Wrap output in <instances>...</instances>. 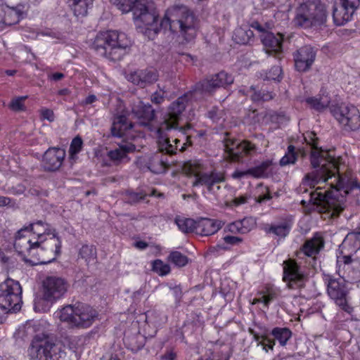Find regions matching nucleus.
<instances>
[{"instance_id": "1", "label": "nucleus", "mask_w": 360, "mask_h": 360, "mask_svg": "<svg viewBox=\"0 0 360 360\" xmlns=\"http://www.w3.org/2000/svg\"><path fill=\"white\" fill-rule=\"evenodd\" d=\"M316 136L312 131L304 134L311 148V165L319 169L307 174L299 186L298 191L307 195L301 202L320 205L332 215L339 214L345 208V196L352 189L360 188V184L352 177L341 157L317 147Z\"/></svg>"}, {"instance_id": "2", "label": "nucleus", "mask_w": 360, "mask_h": 360, "mask_svg": "<svg viewBox=\"0 0 360 360\" xmlns=\"http://www.w3.org/2000/svg\"><path fill=\"white\" fill-rule=\"evenodd\" d=\"M122 13L132 11L136 26L149 39H153L162 28L183 37L186 41L197 34L196 20L185 6L168 8L159 22L158 12L153 0H113Z\"/></svg>"}, {"instance_id": "3", "label": "nucleus", "mask_w": 360, "mask_h": 360, "mask_svg": "<svg viewBox=\"0 0 360 360\" xmlns=\"http://www.w3.org/2000/svg\"><path fill=\"white\" fill-rule=\"evenodd\" d=\"M357 264V262L352 259L351 255H340L337 257L340 277L335 278L329 274L323 276L328 295L337 306L348 314L352 312L353 308L349 304V290L347 286L346 279L351 282L360 281V264L357 270L351 269L356 267Z\"/></svg>"}, {"instance_id": "4", "label": "nucleus", "mask_w": 360, "mask_h": 360, "mask_svg": "<svg viewBox=\"0 0 360 360\" xmlns=\"http://www.w3.org/2000/svg\"><path fill=\"white\" fill-rule=\"evenodd\" d=\"M29 239L24 238L18 240L16 252L23 260L32 265L49 264L54 261L60 254L62 242L57 232L46 236L43 240H34L28 244Z\"/></svg>"}, {"instance_id": "5", "label": "nucleus", "mask_w": 360, "mask_h": 360, "mask_svg": "<svg viewBox=\"0 0 360 360\" xmlns=\"http://www.w3.org/2000/svg\"><path fill=\"white\" fill-rule=\"evenodd\" d=\"M40 332V323L27 322L19 328L18 334L22 338L32 336L37 333L28 348L30 360H55V356L60 350L53 336L47 333Z\"/></svg>"}, {"instance_id": "6", "label": "nucleus", "mask_w": 360, "mask_h": 360, "mask_svg": "<svg viewBox=\"0 0 360 360\" xmlns=\"http://www.w3.org/2000/svg\"><path fill=\"white\" fill-rule=\"evenodd\" d=\"M129 46L126 34L116 31L98 32L93 42L92 48L100 56L111 60H119Z\"/></svg>"}, {"instance_id": "7", "label": "nucleus", "mask_w": 360, "mask_h": 360, "mask_svg": "<svg viewBox=\"0 0 360 360\" xmlns=\"http://www.w3.org/2000/svg\"><path fill=\"white\" fill-rule=\"evenodd\" d=\"M56 319L66 323L72 328L86 329L98 319V311L83 303L68 304L54 313Z\"/></svg>"}, {"instance_id": "8", "label": "nucleus", "mask_w": 360, "mask_h": 360, "mask_svg": "<svg viewBox=\"0 0 360 360\" xmlns=\"http://www.w3.org/2000/svg\"><path fill=\"white\" fill-rule=\"evenodd\" d=\"M326 12L323 6L314 1L300 4L295 11V25L304 28L318 27L325 24Z\"/></svg>"}, {"instance_id": "9", "label": "nucleus", "mask_w": 360, "mask_h": 360, "mask_svg": "<svg viewBox=\"0 0 360 360\" xmlns=\"http://www.w3.org/2000/svg\"><path fill=\"white\" fill-rule=\"evenodd\" d=\"M193 92H188L179 97L170 104L167 112L164 115V120L160 123L157 130L160 136H162L166 131L178 129L181 114L185 110L188 101L193 98Z\"/></svg>"}, {"instance_id": "10", "label": "nucleus", "mask_w": 360, "mask_h": 360, "mask_svg": "<svg viewBox=\"0 0 360 360\" xmlns=\"http://www.w3.org/2000/svg\"><path fill=\"white\" fill-rule=\"evenodd\" d=\"M22 288L20 283L8 278L0 284V308L7 312H16L21 308Z\"/></svg>"}, {"instance_id": "11", "label": "nucleus", "mask_w": 360, "mask_h": 360, "mask_svg": "<svg viewBox=\"0 0 360 360\" xmlns=\"http://www.w3.org/2000/svg\"><path fill=\"white\" fill-rule=\"evenodd\" d=\"M330 112L335 120L346 131H355L360 127V113L353 105H333Z\"/></svg>"}, {"instance_id": "12", "label": "nucleus", "mask_w": 360, "mask_h": 360, "mask_svg": "<svg viewBox=\"0 0 360 360\" xmlns=\"http://www.w3.org/2000/svg\"><path fill=\"white\" fill-rule=\"evenodd\" d=\"M56 232V230L49 224L41 220H38L24 226L20 229L15 236L14 242V248L16 250V245L19 240L24 238L29 239V245H31L34 240H43L46 236Z\"/></svg>"}, {"instance_id": "13", "label": "nucleus", "mask_w": 360, "mask_h": 360, "mask_svg": "<svg viewBox=\"0 0 360 360\" xmlns=\"http://www.w3.org/2000/svg\"><path fill=\"white\" fill-rule=\"evenodd\" d=\"M68 287L67 281L62 277L47 276L43 281L44 298L47 301L54 302L65 295Z\"/></svg>"}, {"instance_id": "14", "label": "nucleus", "mask_w": 360, "mask_h": 360, "mask_svg": "<svg viewBox=\"0 0 360 360\" xmlns=\"http://www.w3.org/2000/svg\"><path fill=\"white\" fill-rule=\"evenodd\" d=\"M225 152L231 161H240L248 155L256 153L257 148L255 144L248 141H239L234 139H226L224 143Z\"/></svg>"}, {"instance_id": "15", "label": "nucleus", "mask_w": 360, "mask_h": 360, "mask_svg": "<svg viewBox=\"0 0 360 360\" xmlns=\"http://www.w3.org/2000/svg\"><path fill=\"white\" fill-rule=\"evenodd\" d=\"M163 153L159 149L155 153L142 156L137 160V165L141 169H147L155 174L164 173L169 165Z\"/></svg>"}, {"instance_id": "16", "label": "nucleus", "mask_w": 360, "mask_h": 360, "mask_svg": "<svg viewBox=\"0 0 360 360\" xmlns=\"http://www.w3.org/2000/svg\"><path fill=\"white\" fill-rule=\"evenodd\" d=\"M233 81L234 78L232 75L225 71H221L212 75L210 78L206 79L198 84L195 94L197 93V91L201 93L211 94L218 88H226L227 86L233 84Z\"/></svg>"}, {"instance_id": "17", "label": "nucleus", "mask_w": 360, "mask_h": 360, "mask_svg": "<svg viewBox=\"0 0 360 360\" xmlns=\"http://www.w3.org/2000/svg\"><path fill=\"white\" fill-rule=\"evenodd\" d=\"M305 276L300 266L293 260L283 262V280L290 288H297L303 285Z\"/></svg>"}, {"instance_id": "18", "label": "nucleus", "mask_w": 360, "mask_h": 360, "mask_svg": "<svg viewBox=\"0 0 360 360\" xmlns=\"http://www.w3.org/2000/svg\"><path fill=\"white\" fill-rule=\"evenodd\" d=\"M184 128H179V132L181 133L183 139L176 137L172 139V141H170V139L168 138H165L162 141H160V150L162 152H165V153L169 155L176 153L177 150L181 152L186 150L187 146H190L191 143L189 140V137L184 135Z\"/></svg>"}, {"instance_id": "19", "label": "nucleus", "mask_w": 360, "mask_h": 360, "mask_svg": "<svg viewBox=\"0 0 360 360\" xmlns=\"http://www.w3.org/2000/svg\"><path fill=\"white\" fill-rule=\"evenodd\" d=\"M65 150L60 148H49L44 154L42 167L46 171H56L62 165Z\"/></svg>"}, {"instance_id": "20", "label": "nucleus", "mask_w": 360, "mask_h": 360, "mask_svg": "<svg viewBox=\"0 0 360 360\" xmlns=\"http://www.w3.org/2000/svg\"><path fill=\"white\" fill-rule=\"evenodd\" d=\"M293 224L292 217H286L279 221L265 224L263 230L266 234L278 239H284L289 235Z\"/></svg>"}, {"instance_id": "21", "label": "nucleus", "mask_w": 360, "mask_h": 360, "mask_svg": "<svg viewBox=\"0 0 360 360\" xmlns=\"http://www.w3.org/2000/svg\"><path fill=\"white\" fill-rule=\"evenodd\" d=\"M24 6L18 4L15 7L0 4V25H12L18 23L24 16Z\"/></svg>"}, {"instance_id": "22", "label": "nucleus", "mask_w": 360, "mask_h": 360, "mask_svg": "<svg viewBox=\"0 0 360 360\" xmlns=\"http://www.w3.org/2000/svg\"><path fill=\"white\" fill-rule=\"evenodd\" d=\"M316 53L311 46H305L300 48L294 54L295 66L299 72L308 70L314 63Z\"/></svg>"}, {"instance_id": "23", "label": "nucleus", "mask_w": 360, "mask_h": 360, "mask_svg": "<svg viewBox=\"0 0 360 360\" xmlns=\"http://www.w3.org/2000/svg\"><path fill=\"white\" fill-rule=\"evenodd\" d=\"M224 181L223 174L212 171L210 172V175H204L201 178L197 179L192 184L193 187L205 186L208 193L217 195V191L220 190L219 183Z\"/></svg>"}, {"instance_id": "24", "label": "nucleus", "mask_w": 360, "mask_h": 360, "mask_svg": "<svg viewBox=\"0 0 360 360\" xmlns=\"http://www.w3.org/2000/svg\"><path fill=\"white\" fill-rule=\"evenodd\" d=\"M128 81L141 87L155 82L158 79V73L154 70H137L127 75Z\"/></svg>"}, {"instance_id": "25", "label": "nucleus", "mask_w": 360, "mask_h": 360, "mask_svg": "<svg viewBox=\"0 0 360 360\" xmlns=\"http://www.w3.org/2000/svg\"><path fill=\"white\" fill-rule=\"evenodd\" d=\"M131 112L141 125H148L155 117L153 107L149 103H144L141 101L133 105Z\"/></svg>"}, {"instance_id": "26", "label": "nucleus", "mask_w": 360, "mask_h": 360, "mask_svg": "<svg viewBox=\"0 0 360 360\" xmlns=\"http://www.w3.org/2000/svg\"><path fill=\"white\" fill-rule=\"evenodd\" d=\"M283 39V36L278 33L276 34L271 32L265 34L262 41L266 53L269 55L274 53L277 58H280Z\"/></svg>"}, {"instance_id": "27", "label": "nucleus", "mask_w": 360, "mask_h": 360, "mask_svg": "<svg viewBox=\"0 0 360 360\" xmlns=\"http://www.w3.org/2000/svg\"><path fill=\"white\" fill-rule=\"evenodd\" d=\"M136 150V146L131 143L124 142L118 145V147L110 150L108 153V157L110 160L115 163H119L126 160L128 162V154L133 153Z\"/></svg>"}, {"instance_id": "28", "label": "nucleus", "mask_w": 360, "mask_h": 360, "mask_svg": "<svg viewBox=\"0 0 360 360\" xmlns=\"http://www.w3.org/2000/svg\"><path fill=\"white\" fill-rule=\"evenodd\" d=\"M221 221L210 219H201L197 221L195 233L202 236H210L217 233L221 227Z\"/></svg>"}, {"instance_id": "29", "label": "nucleus", "mask_w": 360, "mask_h": 360, "mask_svg": "<svg viewBox=\"0 0 360 360\" xmlns=\"http://www.w3.org/2000/svg\"><path fill=\"white\" fill-rule=\"evenodd\" d=\"M184 170L190 176H193L194 183L197 179L201 178L204 175H210V173L204 172L205 167L200 160H194L186 162L184 165Z\"/></svg>"}, {"instance_id": "30", "label": "nucleus", "mask_w": 360, "mask_h": 360, "mask_svg": "<svg viewBox=\"0 0 360 360\" xmlns=\"http://www.w3.org/2000/svg\"><path fill=\"white\" fill-rule=\"evenodd\" d=\"M324 241L323 238L316 233L313 238L306 240L302 248L303 253L308 257H314L317 255L321 248H323Z\"/></svg>"}, {"instance_id": "31", "label": "nucleus", "mask_w": 360, "mask_h": 360, "mask_svg": "<svg viewBox=\"0 0 360 360\" xmlns=\"http://www.w3.org/2000/svg\"><path fill=\"white\" fill-rule=\"evenodd\" d=\"M249 176L257 179L268 178L272 175V160H266L248 169Z\"/></svg>"}, {"instance_id": "32", "label": "nucleus", "mask_w": 360, "mask_h": 360, "mask_svg": "<svg viewBox=\"0 0 360 360\" xmlns=\"http://www.w3.org/2000/svg\"><path fill=\"white\" fill-rule=\"evenodd\" d=\"M132 124L128 122L127 118L124 115H116L113 120L111 132L112 136L121 137L128 129L132 128Z\"/></svg>"}, {"instance_id": "33", "label": "nucleus", "mask_w": 360, "mask_h": 360, "mask_svg": "<svg viewBox=\"0 0 360 360\" xmlns=\"http://www.w3.org/2000/svg\"><path fill=\"white\" fill-rule=\"evenodd\" d=\"M305 102L310 108L321 112L329 106L330 98L328 94H322L316 96L308 97L305 99Z\"/></svg>"}, {"instance_id": "34", "label": "nucleus", "mask_w": 360, "mask_h": 360, "mask_svg": "<svg viewBox=\"0 0 360 360\" xmlns=\"http://www.w3.org/2000/svg\"><path fill=\"white\" fill-rule=\"evenodd\" d=\"M93 2L94 0H72L68 4L75 16L84 17L92 7Z\"/></svg>"}, {"instance_id": "35", "label": "nucleus", "mask_w": 360, "mask_h": 360, "mask_svg": "<svg viewBox=\"0 0 360 360\" xmlns=\"http://www.w3.org/2000/svg\"><path fill=\"white\" fill-rule=\"evenodd\" d=\"M353 14V12L340 5L338 8H333V18L334 22L338 26L343 25L352 19Z\"/></svg>"}, {"instance_id": "36", "label": "nucleus", "mask_w": 360, "mask_h": 360, "mask_svg": "<svg viewBox=\"0 0 360 360\" xmlns=\"http://www.w3.org/2000/svg\"><path fill=\"white\" fill-rule=\"evenodd\" d=\"M175 224L183 233H195L197 221L190 218L177 216L175 218Z\"/></svg>"}, {"instance_id": "37", "label": "nucleus", "mask_w": 360, "mask_h": 360, "mask_svg": "<svg viewBox=\"0 0 360 360\" xmlns=\"http://www.w3.org/2000/svg\"><path fill=\"white\" fill-rule=\"evenodd\" d=\"M271 335L277 340L281 346H285L292 336L291 330L288 328L276 327L271 331Z\"/></svg>"}, {"instance_id": "38", "label": "nucleus", "mask_w": 360, "mask_h": 360, "mask_svg": "<svg viewBox=\"0 0 360 360\" xmlns=\"http://www.w3.org/2000/svg\"><path fill=\"white\" fill-rule=\"evenodd\" d=\"M253 32L248 27H238L235 30L233 39L237 44H246L253 37Z\"/></svg>"}, {"instance_id": "39", "label": "nucleus", "mask_w": 360, "mask_h": 360, "mask_svg": "<svg viewBox=\"0 0 360 360\" xmlns=\"http://www.w3.org/2000/svg\"><path fill=\"white\" fill-rule=\"evenodd\" d=\"M255 341L257 342V346H261L262 349L265 352H268L269 350H273L275 345V341L271 339L269 335L266 333L259 335L252 332Z\"/></svg>"}, {"instance_id": "40", "label": "nucleus", "mask_w": 360, "mask_h": 360, "mask_svg": "<svg viewBox=\"0 0 360 360\" xmlns=\"http://www.w3.org/2000/svg\"><path fill=\"white\" fill-rule=\"evenodd\" d=\"M258 297L253 299L252 304H256L263 303L266 307L276 298V293L271 289H266L265 291H260L257 294Z\"/></svg>"}, {"instance_id": "41", "label": "nucleus", "mask_w": 360, "mask_h": 360, "mask_svg": "<svg viewBox=\"0 0 360 360\" xmlns=\"http://www.w3.org/2000/svg\"><path fill=\"white\" fill-rule=\"evenodd\" d=\"M83 141L79 136L75 137L70 143L69 148V158L71 160L75 161L77 159V154L82 150Z\"/></svg>"}, {"instance_id": "42", "label": "nucleus", "mask_w": 360, "mask_h": 360, "mask_svg": "<svg viewBox=\"0 0 360 360\" xmlns=\"http://www.w3.org/2000/svg\"><path fill=\"white\" fill-rule=\"evenodd\" d=\"M229 355L227 349H215L209 351L199 360H229Z\"/></svg>"}, {"instance_id": "43", "label": "nucleus", "mask_w": 360, "mask_h": 360, "mask_svg": "<svg viewBox=\"0 0 360 360\" xmlns=\"http://www.w3.org/2000/svg\"><path fill=\"white\" fill-rule=\"evenodd\" d=\"M152 270L160 276H165L170 273V266L161 259H155L152 262Z\"/></svg>"}, {"instance_id": "44", "label": "nucleus", "mask_w": 360, "mask_h": 360, "mask_svg": "<svg viewBox=\"0 0 360 360\" xmlns=\"http://www.w3.org/2000/svg\"><path fill=\"white\" fill-rule=\"evenodd\" d=\"M124 342L133 352H136L143 347V338L139 335H136L131 338L126 337L124 338Z\"/></svg>"}, {"instance_id": "45", "label": "nucleus", "mask_w": 360, "mask_h": 360, "mask_svg": "<svg viewBox=\"0 0 360 360\" xmlns=\"http://www.w3.org/2000/svg\"><path fill=\"white\" fill-rule=\"evenodd\" d=\"M79 255L89 263L96 259V251L93 245H85L81 248L79 250Z\"/></svg>"}, {"instance_id": "46", "label": "nucleus", "mask_w": 360, "mask_h": 360, "mask_svg": "<svg viewBox=\"0 0 360 360\" xmlns=\"http://www.w3.org/2000/svg\"><path fill=\"white\" fill-rule=\"evenodd\" d=\"M168 259L179 267L186 266L188 262V257L178 251L172 252L168 256Z\"/></svg>"}, {"instance_id": "47", "label": "nucleus", "mask_w": 360, "mask_h": 360, "mask_svg": "<svg viewBox=\"0 0 360 360\" xmlns=\"http://www.w3.org/2000/svg\"><path fill=\"white\" fill-rule=\"evenodd\" d=\"M297 160V153L295 148L290 145L285 155L280 160V165L285 166L290 164H294Z\"/></svg>"}, {"instance_id": "48", "label": "nucleus", "mask_w": 360, "mask_h": 360, "mask_svg": "<svg viewBox=\"0 0 360 360\" xmlns=\"http://www.w3.org/2000/svg\"><path fill=\"white\" fill-rule=\"evenodd\" d=\"M250 91L252 92L251 98L253 101H267L272 99L274 96L272 92L264 90L256 91L252 86L250 87Z\"/></svg>"}, {"instance_id": "49", "label": "nucleus", "mask_w": 360, "mask_h": 360, "mask_svg": "<svg viewBox=\"0 0 360 360\" xmlns=\"http://www.w3.org/2000/svg\"><path fill=\"white\" fill-rule=\"evenodd\" d=\"M159 90L154 92L150 96V101L154 104H161L164 102L166 91L165 87H160L158 85Z\"/></svg>"}, {"instance_id": "50", "label": "nucleus", "mask_w": 360, "mask_h": 360, "mask_svg": "<svg viewBox=\"0 0 360 360\" xmlns=\"http://www.w3.org/2000/svg\"><path fill=\"white\" fill-rule=\"evenodd\" d=\"M268 80L280 81L282 78V69L280 66L276 65L271 68L266 76Z\"/></svg>"}, {"instance_id": "51", "label": "nucleus", "mask_w": 360, "mask_h": 360, "mask_svg": "<svg viewBox=\"0 0 360 360\" xmlns=\"http://www.w3.org/2000/svg\"><path fill=\"white\" fill-rule=\"evenodd\" d=\"M241 228H243V234L250 232L255 226V220L252 217H245L240 220Z\"/></svg>"}, {"instance_id": "52", "label": "nucleus", "mask_w": 360, "mask_h": 360, "mask_svg": "<svg viewBox=\"0 0 360 360\" xmlns=\"http://www.w3.org/2000/svg\"><path fill=\"white\" fill-rule=\"evenodd\" d=\"M27 96H20L13 98L9 104V108L13 111H20L24 109L23 101Z\"/></svg>"}, {"instance_id": "53", "label": "nucleus", "mask_w": 360, "mask_h": 360, "mask_svg": "<svg viewBox=\"0 0 360 360\" xmlns=\"http://www.w3.org/2000/svg\"><path fill=\"white\" fill-rule=\"evenodd\" d=\"M341 6L354 13L360 5V0H340Z\"/></svg>"}, {"instance_id": "54", "label": "nucleus", "mask_w": 360, "mask_h": 360, "mask_svg": "<svg viewBox=\"0 0 360 360\" xmlns=\"http://www.w3.org/2000/svg\"><path fill=\"white\" fill-rule=\"evenodd\" d=\"M226 229L228 231L232 233H241L243 234V228H241V224L240 221H236L233 223L229 224Z\"/></svg>"}, {"instance_id": "55", "label": "nucleus", "mask_w": 360, "mask_h": 360, "mask_svg": "<svg viewBox=\"0 0 360 360\" xmlns=\"http://www.w3.org/2000/svg\"><path fill=\"white\" fill-rule=\"evenodd\" d=\"M224 240L229 245H236L242 241V238L237 236H226L224 238Z\"/></svg>"}, {"instance_id": "56", "label": "nucleus", "mask_w": 360, "mask_h": 360, "mask_svg": "<svg viewBox=\"0 0 360 360\" xmlns=\"http://www.w3.org/2000/svg\"><path fill=\"white\" fill-rule=\"evenodd\" d=\"M248 198L247 195H240L238 197H236L233 199L232 203L236 206H238L246 203L248 201Z\"/></svg>"}, {"instance_id": "57", "label": "nucleus", "mask_w": 360, "mask_h": 360, "mask_svg": "<svg viewBox=\"0 0 360 360\" xmlns=\"http://www.w3.org/2000/svg\"><path fill=\"white\" fill-rule=\"evenodd\" d=\"M41 115L44 117V119L48 120L49 121L53 120V112L51 110H49V109L42 110Z\"/></svg>"}, {"instance_id": "58", "label": "nucleus", "mask_w": 360, "mask_h": 360, "mask_svg": "<svg viewBox=\"0 0 360 360\" xmlns=\"http://www.w3.org/2000/svg\"><path fill=\"white\" fill-rule=\"evenodd\" d=\"M155 315V312L148 311L146 314V321L148 323L156 325L158 323V321L156 320L153 319Z\"/></svg>"}, {"instance_id": "59", "label": "nucleus", "mask_w": 360, "mask_h": 360, "mask_svg": "<svg viewBox=\"0 0 360 360\" xmlns=\"http://www.w3.org/2000/svg\"><path fill=\"white\" fill-rule=\"evenodd\" d=\"M176 353L173 350L167 351L163 356L164 360H174L176 358Z\"/></svg>"}, {"instance_id": "60", "label": "nucleus", "mask_w": 360, "mask_h": 360, "mask_svg": "<svg viewBox=\"0 0 360 360\" xmlns=\"http://www.w3.org/2000/svg\"><path fill=\"white\" fill-rule=\"evenodd\" d=\"M271 198V195L269 193L268 191H266V193L264 195H259L258 197H257V201L259 203H262V202H264L266 200H269Z\"/></svg>"}, {"instance_id": "61", "label": "nucleus", "mask_w": 360, "mask_h": 360, "mask_svg": "<svg viewBox=\"0 0 360 360\" xmlns=\"http://www.w3.org/2000/svg\"><path fill=\"white\" fill-rule=\"evenodd\" d=\"M97 100V98L95 95H89L88 96L85 100L82 102V104L84 105H89L92 104Z\"/></svg>"}, {"instance_id": "62", "label": "nucleus", "mask_w": 360, "mask_h": 360, "mask_svg": "<svg viewBox=\"0 0 360 360\" xmlns=\"http://www.w3.org/2000/svg\"><path fill=\"white\" fill-rule=\"evenodd\" d=\"M65 77L64 74L61 72H54L49 76V77L54 81H59Z\"/></svg>"}, {"instance_id": "63", "label": "nucleus", "mask_w": 360, "mask_h": 360, "mask_svg": "<svg viewBox=\"0 0 360 360\" xmlns=\"http://www.w3.org/2000/svg\"><path fill=\"white\" fill-rule=\"evenodd\" d=\"M11 199L7 197L0 196V206H6L11 203Z\"/></svg>"}, {"instance_id": "64", "label": "nucleus", "mask_w": 360, "mask_h": 360, "mask_svg": "<svg viewBox=\"0 0 360 360\" xmlns=\"http://www.w3.org/2000/svg\"><path fill=\"white\" fill-rule=\"evenodd\" d=\"M207 115L208 117L214 121H217L219 119V117L217 115V110L215 109L209 111Z\"/></svg>"}]
</instances>
